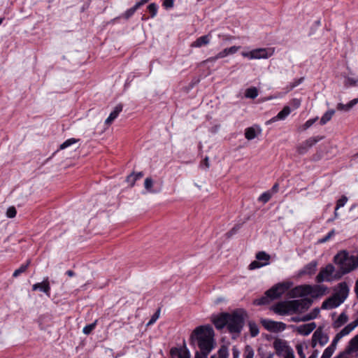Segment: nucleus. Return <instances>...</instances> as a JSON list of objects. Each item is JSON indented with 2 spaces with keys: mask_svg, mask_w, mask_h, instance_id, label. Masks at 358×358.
<instances>
[{
  "mask_svg": "<svg viewBox=\"0 0 358 358\" xmlns=\"http://www.w3.org/2000/svg\"><path fill=\"white\" fill-rule=\"evenodd\" d=\"M341 301L338 300L335 295L325 300L322 304V309H333L341 304Z\"/></svg>",
  "mask_w": 358,
  "mask_h": 358,
  "instance_id": "obj_17",
  "label": "nucleus"
},
{
  "mask_svg": "<svg viewBox=\"0 0 358 358\" xmlns=\"http://www.w3.org/2000/svg\"><path fill=\"white\" fill-rule=\"evenodd\" d=\"M151 17H155L157 13L158 6L155 3H152L148 6Z\"/></svg>",
  "mask_w": 358,
  "mask_h": 358,
  "instance_id": "obj_38",
  "label": "nucleus"
},
{
  "mask_svg": "<svg viewBox=\"0 0 358 358\" xmlns=\"http://www.w3.org/2000/svg\"><path fill=\"white\" fill-rule=\"evenodd\" d=\"M219 358H228L229 353L227 347L222 346L218 350Z\"/></svg>",
  "mask_w": 358,
  "mask_h": 358,
  "instance_id": "obj_43",
  "label": "nucleus"
},
{
  "mask_svg": "<svg viewBox=\"0 0 358 358\" xmlns=\"http://www.w3.org/2000/svg\"><path fill=\"white\" fill-rule=\"evenodd\" d=\"M322 138L323 137L322 136L309 138L297 147L298 152L301 155L305 154L308 150L309 148H310L312 146H313Z\"/></svg>",
  "mask_w": 358,
  "mask_h": 358,
  "instance_id": "obj_10",
  "label": "nucleus"
},
{
  "mask_svg": "<svg viewBox=\"0 0 358 358\" xmlns=\"http://www.w3.org/2000/svg\"><path fill=\"white\" fill-rule=\"evenodd\" d=\"M245 136L248 140H252L256 137V131L253 127H248L245 131Z\"/></svg>",
  "mask_w": 358,
  "mask_h": 358,
  "instance_id": "obj_33",
  "label": "nucleus"
},
{
  "mask_svg": "<svg viewBox=\"0 0 358 358\" xmlns=\"http://www.w3.org/2000/svg\"><path fill=\"white\" fill-rule=\"evenodd\" d=\"M336 274V271H335L334 266L329 264L320 270L316 276V281L319 283L324 281H331L334 279H336L335 277Z\"/></svg>",
  "mask_w": 358,
  "mask_h": 358,
  "instance_id": "obj_7",
  "label": "nucleus"
},
{
  "mask_svg": "<svg viewBox=\"0 0 358 358\" xmlns=\"http://www.w3.org/2000/svg\"><path fill=\"white\" fill-rule=\"evenodd\" d=\"M320 313V309L319 308H315L311 313H310L309 314H310V315H315V318L317 317V316Z\"/></svg>",
  "mask_w": 358,
  "mask_h": 358,
  "instance_id": "obj_61",
  "label": "nucleus"
},
{
  "mask_svg": "<svg viewBox=\"0 0 358 358\" xmlns=\"http://www.w3.org/2000/svg\"><path fill=\"white\" fill-rule=\"evenodd\" d=\"M245 96L247 98L255 99L258 96V91L256 87H250L246 90Z\"/></svg>",
  "mask_w": 358,
  "mask_h": 358,
  "instance_id": "obj_31",
  "label": "nucleus"
},
{
  "mask_svg": "<svg viewBox=\"0 0 358 358\" xmlns=\"http://www.w3.org/2000/svg\"><path fill=\"white\" fill-rule=\"evenodd\" d=\"M211 36L210 34L202 36L199 38H198L195 41H194L191 47L192 48H201L203 45H206L210 43Z\"/></svg>",
  "mask_w": 358,
  "mask_h": 358,
  "instance_id": "obj_21",
  "label": "nucleus"
},
{
  "mask_svg": "<svg viewBox=\"0 0 358 358\" xmlns=\"http://www.w3.org/2000/svg\"><path fill=\"white\" fill-rule=\"evenodd\" d=\"M79 140L76 138H69L66 141H65L63 143H62L59 146L60 150H64L70 145L77 143Z\"/></svg>",
  "mask_w": 358,
  "mask_h": 358,
  "instance_id": "obj_36",
  "label": "nucleus"
},
{
  "mask_svg": "<svg viewBox=\"0 0 358 358\" xmlns=\"http://www.w3.org/2000/svg\"><path fill=\"white\" fill-rule=\"evenodd\" d=\"M335 349L332 348L330 346H328L323 352L322 356L326 358H331V357L333 355V354L335 352Z\"/></svg>",
  "mask_w": 358,
  "mask_h": 358,
  "instance_id": "obj_42",
  "label": "nucleus"
},
{
  "mask_svg": "<svg viewBox=\"0 0 358 358\" xmlns=\"http://www.w3.org/2000/svg\"><path fill=\"white\" fill-rule=\"evenodd\" d=\"M141 6L138 2H137L133 7L130 8L129 9L127 10L125 13L123 15V17L125 19H129L131 17L135 12Z\"/></svg>",
  "mask_w": 358,
  "mask_h": 358,
  "instance_id": "obj_28",
  "label": "nucleus"
},
{
  "mask_svg": "<svg viewBox=\"0 0 358 358\" xmlns=\"http://www.w3.org/2000/svg\"><path fill=\"white\" fill-rule=\"evenodd\" d=\"M329 342V336L323 331L321 327H318L312 336L311 346L315 348L317 344L325 345Z\"/></svg>",
  "mask_w": 358,
  "mask_h": 358,
  "instance_id": "obj_8",
  "label": "nucleus"
},
{
  "mask_svg": "<svg viewBox=\"0 0 358 358\" xmlns=\"http://www.w3.org/2000/svg\"><path fill=\"white\" fill-rule=\"evenodd\" d=\"M96 320L92 323V324H90L88 325H86L83 329V332L86 334V335H88L90 334L95 328L96 325Z\"/></svg>",
  "mask_w": 358,
  "mask_h": 358,
  "instance_id": "obj_39",
  "label": "nucleus"
},
{
  "mask_svg": "<svg viewBox=\"0 0 358 358\" xmlns=\"http://www.w3.org/2000/svg\"><path fill=\"white\" fill-rule=\"evenodd\" d=\"M248 325H249L250 333L251 336H252V337L257 336L259 333V327H258L257 324L254 322H249Z\"/></svg>",
  "mask_w": 358,
  "mask_h": 358,
  "instance_id": "obj_29",
  "label": "nucleus"
},
{
  "mask_svg": "<svg viewBox=\"0 0 358 358\" xmlns=\"http://www.w3.org/2000/svg\"><path fill=\"white\" fill-rule=\"evenodd\" d=\"M292 103L294 105L295 108H298L300 106V104H301L300 101L299 99H294L292 100Z\"/></svg>",
  "mask_w": 358,
  "mask_h": 358,
  "instance_id": "obj_62",
  "label": "nucleus"
},
{
  "mask_svg": "<svg viewBox=\"0 0 358 358\" xmlns=\"http://www.w3.org/2000/svg\"><path fill=\"white\" fill-rule=\"evenodd\" d=\"M268 264V262H259L258 260H255L252 262L249 265L250 270H254L256 268H259L262 266H266Z\"/></svg>",
  "mask_w": 358,
  "mask_h": 358,
  "instance_id": "obj_35",
  "label": "nucleus"
},
{
  "mask_svg": "<svg viewBox=\"0 0 358 358\" xmlns=\"http://www.w3.org/2000/svg\"><path fill=\"white\" fill-rule=\"evenodd\" d=\"M209 353H206L205 352L197 351L195 353L194 358H208V355Z\"/></svg>",
  "mask_w": 358,
  "mask_h": 358,
  "instance_id": "obj_55",
  "label": "nucleus"
},
{
  "mask_svg": "<svg viewBox=\"0 0 358 358\" xmlns=\"http://www.w3.org/2000/svg\"><path fill=\"white\" fill-rule=\"evenodd\" d=\"M291 113V109L289 106H285L283 109L280 111L278 115L267 122V124L274 122L278 120H285Z\"/></svg>",
  "mask_w": 358,
  "mask_h": 358,
  "instance_id": "obj_20",
  "label": "nucleus"
},
{
  "mask_svg": "<svg viewBox=\"0 0 358 358\" xmlns=\"http://www.w3.org/2000/svg\"><path fill=\"white\" fill-rule=\"evenodd\" d=\"M6 217L8 218H13L16 216L17 210L14 206H10L6 211Z\"/></svg>",
  "mask_w": 358,
  "mask_h": 358,
  "instance_id": "obj_44",
  "label": "nucleus"
},
{
  "mask_svg": "<svg viewBox=\"0 0 358 358\" xmlns=\"http://www.w3.org/2000/svg\"><path fill=\"white\" fill-rule=\"evenodd\" d=\"M356 327H357V326L354 324L353 322H352L350 324H348L347 326H345L341 331H339L338 334L342 337H344V336L348 335Z\"/></svg>",
  "mask_w": 358,
  "mask_h": 358,
  "instance_id": "obj_26",
  "label": "nucleus"
},
{
  "mask_svg": "<svg viewBox=\"0 0 358 358\" xmlns=\"http://www.w3.org/2000/svg\"><path fill=\"white\" fill-rule=\"evenodd\" d=\"M348 201V198L345 196H342L338 201L336 206V210L344 206Z\"/></svg>",
  "mask_w": 358,
  "mask_h": 358,
  "instance_id": "obj_41",
  "label": "nucleus"
},
{
  "mask_svg": "<svg viewBox=\"0 0 358 358\" xmlns=\"http://www.w3.org/2000/svg\"><path fill=\"white\" fill-rule=\"evenodd\" d=\"M315 318V315H310V314L308 313L301 317V321H309V320H313Z\"/></svg>",
  "mask_w": 358,
  "mask_h": 358,
  "instance_id": "obj_57",
  "label": "nucleus"
},
{
  "mask_svg": "<svg viewBox=\"0 0 358 358\" xmlns=\"http://www.w3.org/2000/svg\"><path fill=\"white\" fill-rule=\"evenodd\" d=\"M334 262L338 267L336 278H340L343 275L350 272L358 266L357 257L350 255L345 251L338 252L334 257Z\"/></svg>",
  "mask_w": 358,
  "mask_h": 358,
  "instance_id": "obj_3",
  "label": "nucleus"
},
{
  "mask_svg": "<svg viewBox=\"0 0 358 358\" xmlns=\"http://www.w3.org/2000/svg\"><path fill=\"white\" fill-rule=\"evenodd\" d=\"M159 314H160V310H157V312L152 316L151 319L150 320V321L148 322L147 325L149 326V325H151L152 324H154L157 320V319L159 318Z\"/></svg>",
  "mask_w": 358,
  "mask_h": 358,
  "instance_id": "obj_50",
  "label": "nucleus"
},
{
  "mask_svg": "<svg viewBox=\"0 0 358 358\" xmlns=\"http://www.w3.org/2000/svg\"><path fill=\"white\" fill-rule=\"evenodd\" d=\"M153 180L151 178H146L144 182V187L150 193H155V191L152 189Z\"/></svg>",
  "mask_w": 358,
  "mask_h": 358,
  "instance_id": "obj_37",
  "label": "nucleus"
},
{
  "mask_svg": "<svg viewBox=\"0 0 358 358\" xmlns=\"http://www.w3.org/2000/svg\"><path fill=\"white\" fill-rule=\"evenodd\" d=\"M256 259L259 262H262V261H264L263 262H268L269 263L270 256L268 254H266L265 252L262 251V252H259L258 253H257Z\"/></svg>",
  "mask_w": 358,
  "mask_h": 358,
  "instance_id": "obj_32",
  "label": "nucleus"
},
{
  "mask_svg": "<svg viewBox=\"0 0 358 358\" xmlns=\"http://www.w3.org/2000/svg\"><path fill=\"white\" fill-rule=\"evenodd\" d=\"M143 173L142 172H138V173H137L136 174L132 173V174H131L130 176H129L127 177V182H130L131 185L133 186L134 182H135V181L136 180H138V179L141 178L143 177Z\"/></svg>",
  "mask_w": 358,
  "mask_h": 358,
  "instance_id": "obj_30",
  "label": "nucleus"
},
{
  "mask_svg": "<svg viewBox=\"0 0 358 358\" xmlns=\"http://www.w3.org/2000/svg\"><path fill=\"white\" fill-rule=\"evenodd\" d=\"M228 55H229V54L228 52V50H227V48H224V50H222V51H220V52H218L217 54V58L222 59Z\"/></svg>",
  "mask_w": 358,
  "mask_h": 358,
  "instance_id": "obj_54",
  "label": "nucleus"
},
{
  "mask_svg": "<svg viewBox=\"0 0 358 358\" xmlns=\"http://www.w3.org/2000/svg\"><path fill=\"white\" fill-rule=\"evenodd\" d=\"M227 315L228 313H222L213 319V322L217 329H222L225 326L227 327Z\"/></svg>",
  "mask_w": 358,
  "mask_h": 358,
  "instance_id": "obj_19",
  "label": "nucleus"
},
{
  "mask_svg": "<svg viewBox=\"0 0 358 358\" xmlns=\"http://www.w3.org/2000/svg\"><path fill=\"white\" fill-rule=\"evenodd\" d=\"M271 195H272V193L270 192H264L259 197V201L263 202L264 203H266V202H268L270 200Z\"/></svg>",
  "mask_w": 358,
  "mask_h": 358,
  "instance_id": "obj_40",
  "label": "nucleus"
},
{
  "mask_svg": "<svg viewBox=\"0 0 358 358\" xmlns=\"http://www.w3.org/2000/svg\"><path fill=\"white\" fill-rule=\"evenodd\" d=\"M335 234V231L333 229L331 231H330L328 234L324 236L323 238H322L321 240H320V243H324L326 241H327L328 240L330 239L331 237H332Z\"/></svg>",
  "mask_w": 358,
  "mask_h": 358,
  "instance_id": "obj_53",
  "label": "nucleus"
},
{
  "mask_svg": "<svg viewBox=\"0 0 358 358\" xmlns=\"http://www.w3.org/2000/svg\"><path fill=\"white\" fill-rule=\"evenodd\" d=\"M334 113V110H329L327 111L321 117L320 124L324 125L325 124H327L331 119Z\"/></svg>",
  "mask_w": 358,
  "mask_h": 358,
  "instance_id": "obj_27",
  "label": "nucleus"
},
{
  "mask_svg": "<svg viewBox=\"0 0 358 358\" xmlns=\"http://www.w3.org/2000/svg\"><path fill=\"white\" fill-rule=\"evenodd\" d=\"M305 288L306 285L296 287L290 291V296L292 297H298L307 295L306 289Z\"/></svg>",
  "mask_w": 358,
  "mask_h": 358,
  "instance_id": "obj_23",
  "label": "nucleus"
},
{
  "mask_svg": "<svg viewBox=\"0 0 358 358\" xmlns=\"http://www.w3.org/2000/svg\"><path fill=\"white\" fill-rule=\"evenodd\" d=\"M306 294L310 295L313 297H319L324 295L327 290V287L324 285H306Z\"/></svg>",
  "mask_w": 358,
  "mask_h": 358,
  "instance_id": "obj_12",
  "label": "nucleus"
},
{
  "mask_svg": "<svg viewBox=\"0 0 358 358\" xmlns=\"http://www.w3.org/2000/svg\"><path fill=\"white\" fill-rule=\"evenodd\" d=\"M350 109H351V107H350L349 103L343 104V103H339L337 105V110H338L348 111Z\"/></svg>",
  "mask_w": 358,
  "mask_h": 358,
  "instance_id": "obj_51",
  "label": "nucleus"
},
{
  "mask_svg": "<svg viewBox=\"0 0 358 358\" xmlns=\"http://www.w3.org/2000/svg\"><path fill=\"white\" fill-rule=\"evenodd\" d=\"M344 351L348 356L350 355L355 354V356L358 357V334L354 336L349 341L348 345Z\"/></svg>",
  "mask_w": 358,
  "mask_h": 358,
  "instance_id": "obj_14",
  "label": "nucleus"
},
{
  "mask_svg": "<svg viewBox=\"0 0 358 358\" xmlns=\"http://www.w3.org/2000/svg\"><path fill=\"white\" fill-rule=\"evenodd\" d=\"M334 358H349V357L345 351H343Z\"/></svg>",
  "mask_w": 358,
  "mask_h": 358,
  "instance_id": "obj_59",
  "label": "nucleus"
},
{
  "mask_svg": "<svg viewBox=\"0 0 358 358\" xmlns=\"http://www.w3.org/2000/svg\"><path fill=\"white\" fill-rule=\"evenodd\" d=\"M317 119H318V117H316L315 118L310 119V120H307L303 126V129L306 130L307 129L310 127L317 120Z\"/></svg>",
  "mask_w": 358,
  "mask_h": 358,
  "instance_id": "obj_49",
  "label": "nucleus"
},
{
  "mask_svg": "<svg viewBox=\"0 0 358 358\" xmlns=\"http://www.w3.org/2000/svg\"><path fill=\"white\" fill-rule=\"evenodd\" d=\"M292 285V282H282L276 284L265 293L263 296L255 301L257 305H264L268 303L269 300H273L280 297L286 291H287Z\"/></svg>",
  "mask_w": 358,
  "mask_h": 358,
  "instance_id": "obj_4",
  "label": "nucleus"
},
{
  "mask_svg": "<svg viewBox=\"0 0 358 358\" xmlns=\"http://www.w3.org/2000/svg\"><path fill=\"white\" fill-rule=\"evenodd\" d=\"M32 289L36 291L39 289L44 292L48 296H50V286L48 280V278H45L42 282H38L33 285Z\"/></svg>",
  "mask_w": 358,
  "mask_h": 358,
  "instance_id": "obj_15",
  "label": "nucleus"
},
{
  "mask_svg": "<svg viewBox=\"0 0 358 358\" xmlns=\"http://www.w3.org/2000/svg\"><path fill=\"white\" fill-rule=\"evenodd\" d=\"M283 358H295L294 350H289L288 353L283 355Z\"/></svg>",
  "mask_w": 358,
  "mask_h": 358,
  "instance_id": "obj_58",
  "label": "nucleus"
},
{
  "mask_svg": "<svg viewBox=\"0 0 358 358\" xmlns=\"http://www.w3.org/2000/svg\"><path fill=\"white\" fill-rule=\"evenodd\" d=\"M316 328L315 322L299 325L296 327V331L301 335L308 336Z\"/></svg>",
  "mask_w": 358,
  "mask_h": 358,
  "instance_id": "obj_16",
  "label": "nucleus"
},
{
  "mask_svg": "<svg viewBox=\"0 0 358 358\" xmlns=\"http://www.w3.org/2000/svg\"><path fill=\"white\" fill-rule=\"evenodd\" d=\"M317 263L315 261H313L308 264L301 271L303 274L312 275L314 274L317 269Z\"/></svg>",
  "mask_w": 358,
  "mask_h": 358,
  "instance_id": "obj_24",
  "label": "nucleus"
},
{
  "mask_svg": "<svg viewBox=\"0 0 358 358\" xmlns=\"http://www.w3.org/2000/svg\"><path fill=\"white\" fill-rule=\"evenodd\" d=\"M273 348L275 350L276 354L279 356H283L292 350L293 349L287 345V341L282 339H276L273 342Z\"/></svg>",
  "mask_w": 358,
  "mask_h": 358,
  "instance_id": "obj_11",
  "label": "nucleus"
},
{
  "mask_svg": "<svg viewBox=\"0 0 358 358\" xmlns=\"http://www.w3.org/2000/svg\"><path fill=\"white\" fill-rule=\"evenodd\" d=\"M357 103H358V98L352 99V101H350L348 103H349V105H350V107H351V108H352L355 105H356Z\"/></svg>",
  "mask_w": 358,
  "mask_h": 358,
  "instance_id": "obj_60",
  "label": "nucleus"
},
{
  "mask_svg": "<svg viewBox=\"0 0 358 358\" xmlns=\"http://www.w3.org/2000/svg\"><path fill=\"white\" fill-rule=\"evenodd\" d=\"M296 350L300 358L306 357V355L303 352V346L302 344H297L296 345Z\"/></svg>",
  "mask_w": 358,
  "mask_h": 358,
  "instance_id": "obj_48",
  "label": "nucleus"
},
{
  "mask_svg": "<svg viewBox=\"0 0 358 358\" xmlns=\"http://www.w3.org/2000/svg\"><path fill=\"white\" fill-rule=\"evenodd\" d=\"M174 1L173 0H164L163 6L166 9L171 8L173 7Z\"/></svg>",
  "mask_w": 358,
  "mask_h": 358,
  "instance_id": "obj_52",
  "label": "nucleus"
},
{
  "mask_svg": "<svg viewBox=\"0 0 358 358\" xmlns=\"http://www.w3.org/2000/svg\"><path fill=\"white\" fill-rule=\"evenodd\" d=\"M262 326L268 331L273 332L282 331L286 329V324L282 322H275L268 319L261 320Z\"/></svg>",
  "mask_w": 358,
  "mask_h": 358,
  "instance_id": "obj_9",
  "label": "nucleus"
},
{
  "mask_svg": "<svg viewBox=\"0 0 358 358\" xmlns=\"http://www.w3.org/2000/svg\"><path fill=\"white\" fill-rule=\"evenodd\" d=\"M348 287L345 283H340L338 289L334 295H335L337 299H338V300L341 301V303H343L348 296Z\"/></svg>",
  "mask_w": 358,
  "mask_h": 358,
  "instance_id": "obj_18",
  "label": "nucleus"
},
{
  "mask_svg": "<svg viewBox=\"0 0 358 358\" xmlns=\"http://www.w3.org/2000/svg\"><path fill=\"white\" fill-rule=\"evenodd\" d=\"M254 352L252 350H250L248 354L245 355V358H253Z\"/></svg>",
  "mask_w": 358,
  "mask_h": 358,
  "instance_id": "obj_63",
  "label": "nucleus"
},
{
  "mask_svg": "<svg viewBox=\"0 0 358 358\" xmlns=\"http://www.w3.org/2000/svg\"><path fill=\"white\" fill-rule=\"evenodd\" d=\"M303 80V78H301L299 79H297L294 80V82L289 84V85L287 87V92L293 90L294 87H297L299 85H300Z\"/></svg>",
  "mask_w": 358,
  "mask_h": 358,
  "instance_id": "obj_45",
  "label": "nucleus"
},
{
  "mask_svg": "<svg viewBox=\"0 0 358 358\" xmlns=\"http://www.w3.org/2000/svg\"><path fill=\"white\" fill-rule=\"evenodd\" d=\"M122 110V106L121 104L116 106L113 111L110 113L108 117L106 120L105 123L106 124H110L118 116Z\"/></svg>",
  "mask_w": 358,
  "mask_h": 358,
  "instance_id": "obj_22",
  "label": "nucleus"
},
{
  "mask_svg": "<svg viewBox=\"0 0 358 358\" xmlns=\"http://www.w3.org/2000/svg\"><path fill=\"white\" fill-rule=\"evenodd\" d=\"M278 184L275 183V184L273 186V187H272V189H271V192H272L271 193H272V194H273V193H275V192H278Z\"/></svg>",
  "mask_w": 358,
  "mask_h": 358,
  "instance_id": "obj_64",
  "label": "nucleus"
},
{
  "mask_svg": "<svg viewBox=\"0 0 358 358\" xmlns=\"http://www.w3.org/2000/svg\"><path fill=\"white\" fill-rule=\"evenodd\" d=\"M357 82H358L357 79L347 77L345 80V85L347 87L355 86L357 85Z\"/></svg>",
  "mask_w": 358,
  "mask_h": 358,
  "instance_id": "obj_46",
  "label": "nucleus"
},
{
  "mask_svg": "<svg viewBox=\"0 0 358 358\" xmlns=\"http://www.w3.org/2000/svg\"><path fill=\"white\" fill-rule=\"evenodd\" d=\"M171 355L178 358H190V353L186 345L180 348H173L171 350Z\"/></svg>",
  "mask_w": 358,
  "mask_h": 358,
  "instance_id": "obj_13",
  "label": "nucleus"
},
{
  "mask_svg": "<svg viewBox=\"0 0 358 358\" xmlns=\"http://www.w3.org/2000/svg\"><path fill=\"white\" fill-rule=\"evenodd\" d=\"M215 333L210 325L197 327L190 336L191 345H196L201 352L210 353L215 346Z\"/></svg>",
  "mask_w": 358,
  "mask_h": 358,
  "instance_id": "obj_1",
  "label": "nucleus"
},
{
  "mask_svg": "<svg viewBox=\"0 0 358 358\" xmlns=\"http://www.w3.org/2000/svg\"><path fill=\"white\" fill-rule=\"evenodd\" d=\"M348 320V317L345 313H342L334 321L333 326L335 329L340 328Z\"/></svg>",
  "mask_w": 358,
  "mask_h": 358,
  "instance_id": "obj_25",
  "label": "nucleus"
},
{
  "mask_svg": "<svg viewBox=\"0 0 358 358\" xmlns=\"http://www.w3.org/2000/svg\"><path fill=\"white\" fill-rule=\"evenodd\" d=\"M241 48L240 46H236V45H234V46H231L230 48H228L227 50H228V52L229 55H234L235 54L239 49Z\"/></svg>",
  "mask_w": 358,
  "mask_h": 358,
  "instance_id": "obj_56",
  "label": "nucleus"
},
{
  "mask_svg": "<svg viewBox=\"0 0 358 358\" xmlns=\"http://www.w3.org/2000/svg\"><path fill=\"white\" fill-rule=\"evenodd\" d=\"M311 303V300L306 298L281 301L278 302L273 307V310L277 314L285 315L306 310L309 308Z\"/></svg>",
  "mask_w": 358,
  "mask_h": 358,
  "instance_id": "obj_2",
  "label": "nucleus"
},
{
  "mask_svg": "<svg viewBox=\"0 0 358 358\" xmlns=\"http://www.w3.org/2000/svg\"><path fill=\"white\" fill-rule=\"evenodd\" d=\"M29 264V261H28L26 264H22L19 268L16 269L13 272V276L16 278V277L19 276L21 273H24L28 268Z\"/></svg>",
  "mask_w": 358,
  "mask_h": 358,
  "instance_id": "obj_34",
  "label": "nucleus"
},
{
  "mask_svg": "<svg viewBox=\"0 0 358 358\" xmlns=\"http://www.w3.org/2000/svg\"><path fill=\"white\" fill-rule=\"evenodd\" d=\"M274 53L273 48H257L250 52H243L242 56L250 59H267Z\"/></svg>",
  "mask_w": 358,
  "mask_h": 358,
  "instance_id": "obj_6",
  "label": "nucleus"
},
{
  "mask_svg": "<svg viewBox=\"0 0 358 358\" xmlns=\"http://www.w3.org/2000/svg\"><path fill=\"white\" fill-rule=\"evenodd\" d=\"M342 338L343 337L338 333L336 334V335L335 336L334 338L333 339V341H332V342H331V345L329 346L336 350L338 341Z\"/></svg>",
  "mask_w": 358,
  "mask_h": 358,
  "instance_id": "obj_47",
  "label": "nucleus"
},
{
  "mask_svg": "<svg viewBox=\"0 0 358 358\" xmlns=\"http://www.w3.org/2000/svg\"><path fill=\"white\" fill-rule=\"evenodd\" d=\"M245 313L243 310H236L228 313L227 329L230 333L239 334L244 325Z\"/></svg>",
  "mask_w": 358,
  "mask_h": 358,
  "instance_id": "obj_5",
  "label": "nucleus"
}]
</instances>
